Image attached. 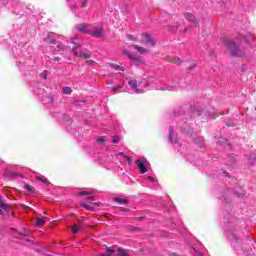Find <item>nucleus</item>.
<instances>
[{
  "label": "nucleus",
  "mask_w": 256,
  "mask_h": 256,
  "mask_svg": "<svg viewBox=\"0 0 256 256\" xmlns=\"http://www.w3.org/2000/svg\"><path fill=\"white\" fill-rule=\"evenodd\" d=\"M119 155H122L123 157H125V154L123 152L119 153Z\"/></svg>",
  "instance_id": "nucleus-43"
},
{
  "label": "nucleus",
  "mask_w": 256,
  "mask_h": 256,
  "mask_svg": "<svg viewBox=\"0 0 256 256\" xmlns=\"http://www.w3.org/2000/svg\"><path fill=\"white\" fill-rule=\"evenodd\" d=\"M19 235L22 236V237H27V233H21V232H19Z\"/></svg>",
  "instance_id": "nucleus-37"
},
{
  "label": "nucleus",
  "mask_w": 256,
  "mask_h": 256,
  "mask_svg": "<svg viewBox=\"0 0 256 256\" xmlns=\"http://www.w3.org/2000/svg\"><path fill=\"white\" fill-rule=\"evenodd\" d=\"M125 159L128 161V165H131L132 163L131 157L125 156Z\"/></svg>",
  "instance_id": "nucleus-30"
},
{
  "label": "nucleus",
  "mask_w": 256,
  "mask_h": 256,
  "mask_svg": "<svg viewBox=\"0 0 256 256\" xmlns=\"http://www.w3.org/2000/svg\"><path fill=\"white\" fill-rule=\"evenodd\" d=\"M118 252H119V256H129L126 252H125V250H123V249H121V248H119L118 249Z\"/></svg>",
  "instance_id": "nucleus-27"
},
{
  "label": "nucleus",
  "mask_w": 256,
  "mask_h": 256,
  "mask_svg": "<svg viewBox=\"0 0 256 256\" xmlns=\"http://www.w3.org/2000/svg\"><path fill=\"white\" fill-rule=\"evenodd\" d=\"M149 181L155 182V178L152 176H148Z\"/></svg>",
  "instance_id": "nucleus-36"
},
{
  "label": "nucleus",
  "mask_w": 256,
  "mask_h": 256,
  "mask_svg": "<svg viewBox=\"0 0 256 256\" xmlns=\"http://www.w3.org/2000/svg\"><path fill=\"white\" fill-rule=\"evenodd\" d=\"M142 36H144L145 45H151L152 47H155L157 45V42L155 41L153 36H151V34L146 33V34H142Z\"/></svg>",
  "instance_id": "nucleus-6"
},
{
  "label": "nucleus",
  "mask_w": 256,
  "mask_h": 256,
  "mask_svg": "<svg viewBox=\"0 0 256 256\" xmlns=\"http://www.w3.org/2000/svg\"><path fill=\"white\" fill-rule=\"evenodd\" d=\"M80 206H81V207H84V209H87V211H93V207L90 206V205H88V204L85 203V202L80 203Z\"/></svg>",
  "instance_id": "nucleus-21"
},
{
  "label": "nucleus",
  "mask_w": 256,
  "mask_h": 256,
  "mask_svg": "<svg viewBox=\"0 0 256 256\" xmlns=\"http://www.w3.org/2000/svg\"><path fill=\"white\" fill-rule=\"evenodd\" d=\"M79 57L80 59H84V61H86V65H89L90 67L97 65V62L91 59V52H80Z\"/></svg>",
  "instance_id": "nucleus-2"
},
{
  "label": "nucleus",
  "mask_w": 256,
  "mask_h": 256,
  "mask_svg": "<svg viewBox=\"0 0 256 256\" xmlns=\"http://www.w3.org/2000/svg\"><path fill=\"white\" fill-rule=\"evenodd\" d=\"M66 1H71V0H66Z\"/></svg>",
  "instance_id": "nucleus-45"
},
{
  "label": "nucleus",
  "mask_w": 256,
  "mask_h": 256,
  "mask_svg": "<svg viewBox=\"0 0 256 256\" xmlns=\"http://www.w3.org/2000/svg\"><path fill=\"white\" fill-rule=\"evenodd\" d=\"M73 43V48H72V53L75 55V57H79V55L81 53H79V49H81V44H77L75 42H72Z\"/></svg>",
  "instance_id": "nucleus-11"
},
{
  "label": "nucleus",
  "mask_w": 256,
  "mask_h": 256,
  "mask_svg": "<svg viewBox=\"0 0 256 256\" xmlns=\"http://www.w3.org/2000/svg\"><path fill=\"white\" fill-rule=\"evenodd\" d=\"M130 60L134 63V65H141V63H143V61L141 60V58L137 57V56H132V58H130Z\"/></svg>",
  "instance_id": "nucleus-15"
},
{
  "label": "nucleus",
  "mask_w": 256,
  "mask_h": 256,
  "mask_svg": "<svg viewBox=\"0 0 256 256\" xmlns=\"http://www.w3.org/2000/svg\"><path fill=\"white\" fill-rule=\"evenodd\" d=\"M81 7H87V1H84L81 5Z\"/></svg>",
  "instance_id": "nucleus-38"
},
{
  "label": "nucleus",
  "mask_w": 256,
  "mask_h": 256,
  "mask_svg": "<svg viewBox=\"0 0 256 256\" xmlns=\"http://www.w3.org/2000/svg\"><path fill=\"white\" fill-rule=\"evenodd\" d=\"M115 202L120 204L128 203L127 199H123V198H115Z\"/></svg>",
  "instance_id": "nucleus-25"
},
{
  "label": "nucleus",
  "mask_w": 256,
  "mask_h": 256,
  "mask_svg": "<svg viewBox=\"0 0 256 256\" xmlns=\"http://www.w3.org/2000/svg\"><path fill=\"white\" fill-rule=\"evenodd\" d=\"M41 75H42L43 79H44L45 81H47V73H46V72H43Z\"/></svg>",
  "instance_id": "nucleus-32"
},
{
  "label": "nucleus",
  "mask_w": 256,
  "mask_h": 256,
  "mask_svg": "<svg viewBox=\"0 0 256 256\" xmlns=\"http://www.w3.org/2000/svg\"><path fill=\"white\" fill-rule=\"evenodd\" d=\"M119 141H121V138L119 136H114L112 139V143H114V144L119 143Z\"/></svg>",
  "instance_id": "nucleus-28"
},
{
  "label": "nucleus",
  "mask_w": 256,
  "mask_h": 256,
  "mask_svg": "<svg viewBox=\"0 0 256 256\" xmlns=\"http://www.w3.org/2000/svg\"><path fill=\"white\" fill-rule=\"evenodd\" d=\"M57 49L58 51H65V44L58 42Z\"/></svg>",
  "instance_id": "nucleus-24"
},
{
  "label": "nucleus",
  "mask_w": 256,
  "mask_h": 256,
  "mask_svg": "<svg viewBox=\"0 0 256 256\" xmlns=\"http://www.w3.org/2000/svg\"><path fill=\"white\" fill-rule=\"evenodd\" d=\"M36 181H41L44 185H49V180L47 178L36 176Z\"/></svg>",
  "instance_id": "nucleus-19"
},
{
  "label": "nucleus",
  "mask_w": 256,
  "mask_h": 256,
  "mask_svg": "<svg viewBox=\"0 0 256 256\" xmlns=\"http://www.w3.org/2000/svg\"><path fill=\"white\" fill-rule=\"evenodd\" d=\"M189 69L191 70V69H193V67H190Z\"/></svg>",
  "instance_id": "nucleus-44"
},
{
  "label": "nucleus",
  "mask_w": 256,
  "mask_h": 256,
  "mask_svg": "<svg viewBox=\"0 0 256 256\" xmlns=\"http://www.w3.org/2000/svg\"><path fill=\"white\" fill-rule=\"evenodd\" d=\"M87 201H95V198L93 196H89L86 198Z\"/></svg>",
  "instance_id": "nucleus-33"
},
{
  "label": "nucleus",
  "mask_w": 256,
  "mask_h": 256,
  "mask_svg": "<svg viewBox=\"0 0 256 256\" xmlns=\"http://www.w3.org/2000/svg\"><path fill=\"white\" fill-rule=\"evenodd\" d=\"M76 29L80 33H86L87 35H89L90 30H87V24L86 23L76 25Z\"/></svg>",
  "instance_id": "nucleus-10"
},
{
  "label": "nucleus",
  "mask_w": 256,
  "mask_h": 256,
  "mask_svg": "<svg viewBox=\"0 0 256 256\" xmlns=\"http://www.w3.org/2000/svg\"><path fill=\"white\" fill-rule=\"evenodd\" d=\"M36 225L38 227H42L43 225H45V220L41 219L39 216L36 217Z\"/></svg>",
  "instance_id": "nucleus-17"
},
{
  "label": "nucleus",
  "mask_w": 256,
  "mask_h": 256,
  "mask_svg": "<svg viewBox=\"0 0 256 256\" xmlns=\"http://www.w3.org/2000/svg\"><path fill=\"white\" fill-rule=\"evenodd\" d=\"M59 59H60L59 57H57V58H54V61H59Z\"/></svg>",
  "instance_id": "nucleus-42"
},
{
  "label": "nucleus",
  "mask_w": 256,
  "mask_h": 256,
  "mask_svg": "<svg viewBox=\"0 0 256 256\" xmlns=\"http://www.w3.org/2000/svg\"><path fill=\"white\" fill-rule=\"evenodd\" d=\"M133 49H135V51H138V53L140 55H147V53H150L149 49L147 48H144L142 46H139V45H132Z\"/></svg>",
  "instance_id": "nucleus-9"
},
{
  "label": "nucleus",
  "mask_w": 256,
  "mask_h": 256,
  "mask_svg": "<svg viewBox=\"0 0 256 256\" xmlns=\"http://www.w3.org/2000/svg\"><path fill=\"white\" fill-rule=\"evenodd\" d=\"M88 35H92V37L101 38L103 37V29L101 27L96 28L95 30L88 32Z\"/></svg>",
  "instance_id": "nucleus-8"
},
{
  "label": "nucleus",
  "mask_w": 256,
  "mask_h": 256,
  "mask_svg": "<svg viewBox=\"0 0 256 256\" xmlns=\"http://www.w3.org/2000/svg\"><path fill=\"white\" fill-rule=\"evenodd\" d=\"M119 89H121V86H116L113 88V91H119Z\"/></svg>",
  "instance_id": "nucleus-35"
},
{
  "label": "nucleus",
  "mask_w": 256,
  "mask_h": 256,
  "mask_svg": "<svg viewBox=\"0 0 256 256\" xmlns=\"http://www.w3.org/2000/svg\"><path fill=\"white\" fill-rule=\"evenodd\" d=\"M129 39H133V41H135V38H133V36H129Z\"/></svg>",
  "instance_id": "nucleus-41"
},
{
  "label": "nucleus",
  "mask_w": 256,
  "mask_h": 256,
  "mask_svg": "<svg viewBox=\"0 0 256 256\" xmlns=\"http://www.w3.org/2000/svg\"><path fill=\"white\" fill-rule=\"evenodd\" d=\"M169 63H174L176 65H181L182 61L179 57H168Z\"/></svg>",
  "instance_id": "nucleus-13"
},
{
  "label": "nucleus",
  "mask_w": 256,
  "mask_h": 256,
  "mask_svg": "<svg viewBox=\"0 0 256 256\" xmlns=\"http://www.w3.org/2000/svg\"><path fill=\"white\" fill-rule=\"evenodd\" d=\"M123 55H125L126 57H128V59H132L133 58V54L130 52V51H128V50H123Z\"/></svg>",
  "instance_id": "nucleus-23"
},
{
  "label": "nucleus",
  "mask_w": 256,
  "mask_h": 256,
  "mask_svg": "<svg viewBox=\"0 0 256 256\" xmlns=\"http://www.w3.org/2000/svg\"><path fill=\"white\" fill-rule=\"evenodd\" d=\"M143 219H145V216L135 218L136 221H143Z\"/></svg>",
  "instance_id": "nucleus-34"
},
{
  "label": "nucleus",
  "mask_w": 256,
  "mask_h": 256,
  "mask_svg": "<svg viewBox=\"0 0 256 256\" xmlns=\"http://www.w3.org/2000/svg\"><path fill=\"white\" fill-rule=\"evenodd\" d=\"M81 229H83V227H79V224H74L72 225V228H71V232L74 234V235H77V233H79V231H81Z\"/></svg>",
  "instance_id": "nucleus-14"
},
{
  "label": "nucleus",
  "mask_w": 256,
  "mask_h": 256,
  "mask_svg": "<svg viewBox=\"0 0 256 256\" xmlns=\"http://www.w3.org/2000/svg\"><path fill=\"white\" fill-rule=\"evenodd\" d=\"M94 205H96V207H100L101 206V202H96V203H94Z\"/></svg>",
  "instance_id": "nucleus-39"
},
{
  "label": "nucleus",
  "mask_w": 256,
  "mask_h": 256,
  "mask_svg": "<svg viewBox=\"0 0 256 256\" xmlns=\"http://www.w3.org/2000/svg\"><path fill=\"white\" fill-rule=\"evenodd\" d=\"M128 85L132 88L135 89L137 91V80H130L128 82Z\"/></svg>",
  "instance_id": "nucleus-20"
},
{
  "label": "nucleus",
  "mask_w": 256,
  "mask_h": 256,
  "mask_svg": "<svg viewBox=\"0 0 256 256\" xmlns=\"http://www.w3.org/2000/svg\"><path fill=\"white\" fill-rule=\"evenodd\" d=\"M110 67L112 69H115L116 71H123V67H121L120 65H117V64H110Z\"/></svg>",
  "instance_id": "nucleus-22"
},
{
  "label": "nucleus",
  "mask_w": 256,
  "mask_h": 256,
  "mask_svg": "<svg viewBox=\"0 0 256 256\" xmlns=\"http://www.w3.org/2000/svg\"><path fill=\"white\" fill-rule=\"evenodd\" d=\"M106 251H107L108 253H115V250L111 249L110 247H107V248H106Z\"/></svg>",
  "instance_id": "nucleus-31"
},
{
  "label": "nucleus",
  "mask_w": 256,
  "mask_h": 256,
  "mask_svg": "<svg viewBox=\"0 0 256 256\" xmlns=\"http://www.w3.org/2000/svg\"><path fill=\"white\" fill-rule=\"evenodd\" d=\"M5 213H11V206L0 199V215H5Z\"/></svg>",
  "instance_id": "nucleus-5"
},
{
  "label": "nucleus",
  "mask_w": 256,
  "mask_h": 256,
  "mask_svg": "<svg viewBox=\"0 0 256 256\" xmlns=\"http://www.w3.org/2000/svg\"><path fill=\"white\" fill-rule=\"evenodd\" d=\"M184 17L186 21H189V23H192L193 27H197V25H199V20L195 17V15L191 13H185Z\"/></svg>",
  "instance_id": "nucleus-4"
},
{
  "label": "nucleus",
  "mask_w": 256,
  "mask_h": 256,
  "mask_svg": "<svg viewBox=\"0 0 256 256\" xmlns=\"http://www.w3.org/2000/svg\"><path fill=\"white\" fill-rule=\"evenodd\" d=\"M225 45L228 51H230L231 55H233L234 57H239V55H241L239 53V47L237 46V44H235V42L231 40H226Z\"/></svg>",
  "instance_id": "nucleus-1"
},
{
  "label": "nucleus",
  "mask_w": 256,
  "mask_h": 256,
  "mask_svg": "<svg viewBox=\"0 0 256 256\" xmlns=\"http://www.w3.org/2000/svg\"><path fill=\"white\" fill-rule=\"evenodd\" d=\"M62 93H64V95H71V93H73V90L70 87H64L62 88Z\"/></svg>",
  "instance_id": "nucleus-18"
},
{
  "label": "nucleus",
  "mask_w": 256,
  "mask_h": 256,
  "mask_svg": "<svg viewBox=\"0 0 256 256\" xmlns=\"http://www.w3.org/2000/svg\"><path fill=\"white\" fill-rule=\"evenodd\" d=\"M24 189L26 191H28L29 193H35V187H33V186L29 185V184H25L24 185Z\"/></svg>",
  "instance_id": "nucleus-16"
},
{
  "label": "nucleus",
  "mask_w": 256,
  "mask_h": 256,
  "mask_svg": "<svg viewBox=\"0 0 256 256\" xmlns=\"http://www.w3.org/2000/svg\"><path fill=\"white\" fill-rule=\"evenodd\" d=\"M136 165L142 175H145L149 169H147V166H145V162L143 160H136Z\"/></svg>",
  "instance_id": "nucleus-7"
},
{
  "label": "nucleus",
  "mask_w": 256,
  "mask_h": 256,
  "mask_svg": "<svg viewBox=\"0 0 256 256\" xmlns=\"http://www.w3.org/2000/svg\"><path fill=\"white\" fill-rule=\"evenodd\" d=\"M101 256H111V254H102Z\"/></svg>",
  "instance_id": "nucleus-40"
},
{
  "label": "nucleus",
  "mask_w": 256,
  "mask_h": 256,
  "mask_svg": "<svg viewBox=\"0 0 256 256\" xmlns=\"http://www.w3.org/2000/svg\"><path fill=\"white\" fill-rule=\"evenodd\" d=\"M96 143H105V139L103 137H99L96 139Z\"/></svg>",
  "instance_id": "nucleus-29"
},
{
  "label": "nucleus",
  "mask_w": 256,
  "mask_h": 256,
  "mask_svg": "<svg viewBox=\"0 0 256 256\" xmlns=\"http://www.w3.org/2000/svg\"><path fill=\"white\" fill-rule=\"evenodd\" d=\"M79 195L80 196L93 195V192H91V191H81V192H79Z\"/></svg>",
  "instance_id": "nucleus-26"
},
{
  "label": "nucleus",
  "mask_w": 256,
  "mask_h": 256,
  "mask_svg": "<svg viewBox=\"0 0 256 256\" xmlns=\"http://www.w3.org/2000/svg\"><path fill=\"white\" fill-rule=\"evenodd\" d=\"M175 135V131H173V128H170L168 139L170 143H179V139H176L173 141V136Z\"/></svg>",
  "instance_id": "nucleus-12"
},
{
  "label": "nucleus",
  "mask_w": 256,
  "mask_h": 256,
  "mask_svg": "<svg viewBox=\"0 0 256 256\" xmlns=\"http://www.w3.org/2000/svg\"><path fill=\"white\" fill-rule=\"evenodd\" d=\"M44 43H47L50 47H53V45H57V40L55 39V33L48 32L46 37L44 38Z\"/></svg>",
  "instance_id": "nucleus-3"
}]
</instances>
